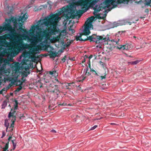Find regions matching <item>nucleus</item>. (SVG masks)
Wrapping results in <instances>:
<instances>
[{"label":"nucleus","instance_id":"58836bf2","mask_svg":"<svg viewBox=\"0 0 151 151\" xmlns=\"http://www.w3.org/2000/svg\"><path fill=\"white\" fill-rule=\"evenodd\" d=\"M6 135V134L4 131H3L2 132V135L1 137V138H3Z\"/></svg>","mask_w":151,"mask_h":151},{"label":"nucleus","instance_id":"052dcab7","mask_svg":"<svg viewBox=\"0 0 151 151\" xmlns=\"http://www.w3.org/2000/svg\"><path fill=\"white\" fill-rule=\"evenodd\" d=\"M110 0L111 1V2H114L113 1H114V0Z\"/></svg>","mask_w":151,"mask_h":151},{"label":"nucleus","instance_id":"ea45409f","mask_svg":"<svg viewBox=\"0 0 151 151\" xmlns=\"http://www.w3.org/2000/svg\"><path fill=\"white\" fill-rule=\"evenodd\" d=\"M55 39L54 38H51V39L49 41L51 42H53L54 41H55Z\"/></svg>","mask_w":151,"mask_h":151},{"label":"nucleus","instance_id":"393cba45","mask_svg":"<svg viewBox=\"0 0 151 151\" xmlns=\"http://www.w3.org/2000/svg\"><path fill=\"white\" fill-rule=\"evenodd\" d=\"M145 5H149L151 3V0H145Z\"/></svg>","mask_w":151,"mask_h":151},{"label":"nucleus","instance_id":"f257e3e1","mask_svg":"<svg viewBox=\"0 0 151 151\" xmlns=\"http://www.w3.org/2000/svg\"><path fill=\"white\" fill-rule=\"evenodd\" d=\"M61 15L65 17L69 18L68 14L67 13L65 7L63 8V9L58 12L56 14L52 16L50 18H45L42 20L40 19L38 21L37 24L36 26H33V28H36L38 30L44 29H47L48 26H51V29H56L57 23L61 19L60 16Z\"/></svg>","mask_w":151,"mask_h":151},{"label":"nucleus","instance_id":"f8f14e48","mask_svg":"<svg viewBox=\"0 0 151 151\" xmlns=\"http://www.w3.org/2000/svg\"><path fill=\"white\" fill-rule=\"evenodd\" d=\"M48 43V41L44 39L43 42L40 43V45L42 48H46L47 47Z\"/></svg>","mask_w":151,"mask_h":151},{"label":"nucleus","instance_id":"69168bd1","mask_svg":"<svg viewBox=\"0 0 151 151\" xmlns=\"http://www.w3.org/2000/svg\"><path fill=\"white\" fill-rule=\"evenodd\" d=\"M101 48V47L100 46L99 47V48Z\"/></svg>","mask_w":151,"mask_h":151},{"label":"nucleus","instance_id":"412c9836","mask_svg":"<svg viewBox=\"0 0 151 151\" xmlns=\"http://www.w3.org/2000/svg\"><path fill=\"white\" fill-rule=\"evenodd\" d=\"M7 101L5 100L2 103V105H1V106H2L1 108L2 109H4L5 108V107L6 106H7Z\"/></svg>","mask_w":151,"mask_h":151},{"label":"nucleus","instance_id":"13d9d810","mask_svg":"<svg viewBox=\"0 0 151 151\" xmlns=\"http://www.w3.org/2000/svg\"><path fill=\"white\" fill-rule=\"evenodd\" d=\"M111 124L112 125H115L116 124L115 123H111Z\"/></svg>","mask_w":151,"mask_h":151},{"label":"nucleus","instance_id":"39448f33","mask_svg":"<svg viewBox=\"0 0 151 151\" xmlns=\"http://www.w3.org/2000/svg\"><path fill=\"white\" fill-rule=\"evenodd\" d=\"M24 17L23 19L22 20H20L19 21H17V24L20 23L21 24V27L22 29H23L24 30V31H23L21 29H20L18 28H17L16 27L14 24L13 22H11V23L12 22L14 24V26H15V28L16 29H15V28H13L14 31V34H16L18 35L19 36L22 37L23 39H29L30 38L29 37H30V33L28 31H27L26 30V29L22 28V24H22V23L20 22V21H21V22H23L24 21H25L27 20V15H26V14H24L22 16H20L17 19L16 17H15V18H14L13 17L11 18H12V19H16L17 20V21H18V20H19V19L20 17Z\"/></svg>","mask_w":151,"mask_h":151},{"label":"nucleus","instance_id":"e433bc0d","mask_svg":"<svg viewBox=\"0 0 151 151\" xmlns=\"http://www.w3.org/2000/svg\"><path fill=\"white\" fill-rule=\"evenodd\" d=\"M106 75H105L104 76H100L99 77H100L101 80H102L104 79H105L106 77Z\"/></svg>","mask_w":151,"mask_h":151},{"label":"nucleus","instance_id":"2f4dec72","mask_svg":"<svg viewBox=\"0 0 151 151\" xmlns=\"http://www.w3.org/2000/svg\"><path fill=\"white\" fill-rule=\"evenodd\" d=\"M9 142L8 141L7 143L5 145L4 147V148L7 149L9 148Z\"/></svg>","mask_w":151,"mask_h":151},{"label":"nucleus","instance_id":"8fccbe9b","mask_svg":"<svg viewBox=\"0 0 151 151\" xmlns=\"http://www.w3.org/2000/svg\"><path fill=\"white\" fill-rule=\"evenodd\" d=\"M2 149H3V150L2 151H6L7 150L6 149L3 147L2 148Z\"/></svg>","mask_w":151,"mask_h":151},{"label":"nucleus","instance_id":"e2e57ef3","mask_svg":"<svg viewBox=\"0 0 151 151\" xmlns=\"http://www.w3.org/2000/svg\"><path fill=\"white\" fill-rule=\"evenodd\" d=\"M2 93V91H0V93L1 94Z\"/></svg>","mask_w":151,"mask_h":151},{"label":"nucleus","instance_id":"aec40b11","mask_svg":"<svg viewBox=\"0 0 151 151\" xmlns=\"http://www.w3.org/2000/svg\"><path fill=\"white\" fill-rule=\"evenodd\" d=\"M90 71L94 76H99V75L96 73V71L93 69L90 68Z\"/></svg>","mask_w":151,"mask_h":151},{"label":"nucleus","instance_id":"c03bdc74","mask_svg":"<svg viewBox=\"0 0 151 151\" xmlns=\"http://www.w3.org/2000/svg\"><path fill=\"white\" fill-rule=\"evenodd\" d=\"M70 60H72L73 61H74L75 60V57H73L71 58H70Z\"/></svg>","mask_w":151,"mask_h":151},{"label":"nucleus","instance_id":"b1692460","mask_svg":"<svg viewBox=\"0 0 151 151\" xmlns=\"http://www.w3.org/2000/svg\"><path fill=\"white\" fill-rule=\"evenodd\" d=\"M14 141H16V140L14 139V140H12L11 141L12 142V144H13V150H14L15 148H16V145H17V142H14Z\"/></svg>","mask_w":151,"mask_h":151},{"label":"nucleus","instance_id":"c85d7f7f","mask_svg":"<svg viewBox=\"0 0 151 151\" xmlns=\"http://www.w3.org/2000/svg\"><path fill=\"white\" fill-rule=\"evenodd\" d=\"M15 122L14 121H12V123L11 124L9 128H12L11 129L12 130H13V127H14V125Z\"/></svg>","mask_w":151,"mask_h":151},{"label":"nucleus","instance_id":"6e6d98bb","mask_svg":"<svg viewBox=\"0 0 151 151\" xmlns=\"http://www.w3.org/2000/svg\"><path fill=\"white\" fill-rule=\"evenodd\" d=\"M16 112V111H14V110L13 111L12 113V114L13 113V115H14V113Z\"/></svg>","mask_w":151,"mask_h":151},{"label":"nucleus","instance_id":"5fc2aeb1","mask_svg":"<svg viewBox=\"0 0 151 151\" xmlns=\"http://www.w3.org/2000/svg\"><path fill=\"white\" fill-rule=\"evenodd\" d=\"M86 61V59H84L82 60V63H84Z\"/></svg>","mask_w":151,"mask_h":151},{"label":"nucleus","instance_id":"9d476101","mask_svg":"<svg viewBox=\"0 0 151 151\" xmlns=\"http://www.w3.org/2000/svg\"><path fill=\"white\" fill-rule=\"evenodd\" d=\"M59 88L58 85H56L53 84H50L47 89L49 92H53L57 95V97L58 96L59 94L60 93V91L59 90Z\"/></svg>","mask_w":151,"mask_h":151},{"label":"nucleus","instance_id":"3c124183","mask_svg":"<svg viewBox=\"0 0 151 151\" xmlns=\"http://www.w3.org/2000/svg\"><path fill=\"white\" fill-rule=\"evenodd\" d=\"M88 58V56L87 55H85L84 56V59H86V58Z\"/></svg>","mask_w":151,"mask_h":151},{"label":"nucleus","instance_id":"473e14b6","mask_svg":"<svg viewBox=\"0 0 151 151\" xmlns=\"http://www.w3.org/2000/svg\"><path fill=\"white\" fill-rule=\"evenodd\" d=\"M99 12L98 11H95L94 12H93V14H94V15L96 17H98V14L99 13H98Z\"/></svg>","mask_w":151,"mask_h":151},{"label":"nucleus","instance_id":"6ab92c4d","mask_svg":"<svg viewBox=\"0 0 151 151\" xmlns=\"http://www.w3.org/2000/svg\"><path fill=\"white\" fill-rule=\"evenodd\" d=\"M29 73L30 72H28L25 71L23 72L22 74V77L23 78L24 77H27L28 75L29 74Z\"/></svg>","mask_w":151,"mask_h":151},{"label":"nucleus","instance_id":"603ef678","mask_svg":"<svg viewBox=\"0 0 151 151\" xmlns=\"http://www.w3.org/2000/svg\"><path fill=\"white\" fill-rule=\"evenodd\" d=\"M88 65L89 67V68H91L90 63V61L89 60V63H88Z\"/></svg>","mask_w":151,"mask_h":151},{"label":"nucleus","instance_id":"4c0bfd02","mask_svg":"<svg viewBox=\"0 0 151 151\" xmlns=\"http://www.w3.org/2000/svg\"><path fill=\"white\" fill-rule=\"evenodd\" d=\"M18 105H15L14 104V110H17L18 109Z\"/></svg>","mask_w":151,"mask_h":151},{"label":"nucleus","instance_id":"2eb2a0df","mask_svg":"<svg viewBox=\"0 0 151 151\" xmlns=\"http://www.w3.org/2000/svg\"><path fill=\"white\" fill-rule=\"evenodd\" d=\"M43 83L41 82V80H38L36 82V85L38 88H41L42 87Z\"/></svg>","mask_w":151,"mask_h":151},{"label":"nucleus","instance_id":"49530a36","mask_svg":"<svg viewBox=\"0 0 151 151\" xmlns=\"http://www.w3.org/2000/svg\"><path fill=\"white\" fill-rule=\"evenodd\" d=\"M128 48H129V50H130L131 49V47L130 46V45L128 44Z\"/></svg>","mask_w":151,"mask_h":151},{"label":"nucleus","instance_id":"f704fd0d","mask_svg":"<svg viewBox=\"0 0 151 151\" xmlns=\"http://www.w3.org/2000/svg\"><path fill=\"white\" fill-rule=\"evenodd\" d=\"M69 31H70L72 33H73L75 32V31L74 29H71V27L70 26V28L69 29Z\"/></svg>","mask_w":151,"mask_h":151},{"label":"nucleus","instance_id":"09e8293b","mask_svg":"<svg viewBox=\"0 0 151 151\" xmlns=\"http://www.w3.org/2000/svg\"><path fill=\"white\" fill-rule=\"evenodd\" d=\"M93 57V55H91L88 57V58L89 59H91V58H92V57Z\"/></svg>","mask_w":151,"mask_h":151},{"label":"nucleus","instance_id":"37998d69","mask_svg":"<svg viewBox=\"0 0 151 151\" xmlns=\"http://www.w3.org/2000/svg\"><path fill=\"white\" fill-rule=\"evenodd\" d=\"M12 138V136H10L8 138V140L9 142L10 141V140Z\"/></svg>","mask_w":151,"mask_h":151},{"label":"nucleus","instance_id":"0eeeda50","mask_svg":"<svg viewBox=\"0 0 151 151\" xmlns=\"http://www.w3.org/2000/svg\"><path fill=\"white\" fill-rule=\"evenodd\" d=\"M3 36L4 35L0 36V58L3 56L4 54L7 51L10 50L8 49V47L6 45L8 42L5 40V39L10 38H4Z\"/></svg>","mask_w":151,"mask_h":151},{"label":"nucleus","instance_id":"6e6552de","mask_svg":"<svg viewBox=\"0 0 151 151\" xmlns=\"http://www.w3.org/2000/svg\"><path fill=\"white\" fill-rule=\"evenodd\" d=\"M71 2L72 4L69 6H67L65 7V10L67 12L69 17H70L71 16H73L75 14L76 12V6H80L81 8H82L83 6L81 5H78L77 3H74L73 0H71Z\"/></svg>","mask_w":151,"mask_h":151},{"label":"nucleus","instance_id":"a878e982","mask_svg":"<svg viewBox=\"0 0 151 151\" xmlns=\"http://www.w3.org/2000/svg\"><path fill=\"white\" fill-rule=\"evenodd\" d=\"M50 56L51 58H54L57 56V54L55 52H52Z\"/></svg>","mask_w":151,"mask_h":151},{"label":"nucleus","instance_id":"f3484780","mask_svg":"<svg viewBox=\"0 0 151 151\" xmlns=\"http://www.w3.org/2000/svg\"><path fill=\"white\" fill-rule=\"evenodd\" d=\"M140 61V60H136L132 62H127V63L128 64V65L131 64L133 65H136Z\"/></svg>","mask_w":151,"mask_h":151},{"label":"nucleus","instance_id":"cd10ccee","mask_svg":"<svg viewBox=\"0 0 151 151\" xmlns=\"http://www.w3.org/2000/svg\"><path fill=\"white\" fill-rule=\"evenodd\" d=\"M110 41H106V42H109V41H111V42H115L116 43V44H118V42L116 40V38H115L114 39H112L111 40H109ZM101 41L102 42H102V41L101 40ZM106 41H105V42Z\"/></svg>","mask_w":151,"mask_h":151},{"label":"nucleus","instance_id":"ddd939ff","mask_svg":"<svg viewBox=\"0 0 151 151\" xmlns=\"http://www.w3.org/2000/svg\"><path fill=\"white\" fill-rule=\"evenodd\" d=\"M91 75V73L89 72H88L87 73V74H86L84 76V75H82L80 79H81V80H80V81H83L84 79L86 78V77H87L88 76Z\"/></svg>","mask_w":151,"mask_h":151},{"label":"nucleus","instance_id":"338daca9","mask_svg":"<svg viewBox=\"0 0 151 151\" xmlns=\"http://www.w3.org/2000/svg\"><path fill=\"white\" fill-rule=\"evenodd\" d=\"M87 10V9H86V10H85V12Z\"/></svg>","mask_w":151,"mask_h":151},{"label":"nucleus","instance_id":"a19ab883","mask_svg":"<svg viewBox=\"0 0 151 151\" xmlns=\"http://www.w3.org/2000/svg\"><path fill=\"white\" fill-rule=\"evenodd\" d=\"M14 101L15 103V105H18L19 103H18V102L17 100L16 99H15L14 100Z\"/></svg>","mask_w":151,"mask_h":151},{"label":"nucleus","instance_id":"79ce46f5","mask_svg":"<svg viewBox=\"0 0 151 151\" xmlns=\"http://www.w3.org/2000/svg\"><path fill=\"white\" fill-rule=\"evenodd\" d=\"M71 43V42H67L68 44L66 45V46L67 47L70 46V45Z\"/></svg>","mask_w":151,"mask_h":151},{"label":"nucleus","instance_id":"f03ea898","mask_svg":"<svg viewBox=\"0 0 151 151\" xmlns=\"http://www.w3.org/2000/svg\"><path fill=\"white\" fill-rule=\"evenodd\" d=\"M23 19V17H20L18 21H22ZM15 19H12V18H10L8 19H6L5 22L3 24V26H0V35L2 33V31H6L9 33V34H5L4 37L6 38H12L14 37V29L13 27L11 26V22H13L15 26L16 27L18 28L19 29L24 31L22 29L21 24L20 23H17V21Z\"/></svg>","mask_w":151,"mask_h":151},{"label":"nucleus","instance_id":"5701e85b","mask_svg":"<svg viewBox=\"0 0 151 151\" xmlns=\"http://www.w3.org/2000/svg\"><path fill=\"white\" fill-rule=\"evenodd\" d=\"M58 106H71V105L70 104H68V105H67V103H65V102H63V103H62L61 102H60V103L59 104Z\"/></svg>","mask_w":151,"mask_h":151},{"label":"nucleus","instance_id":"9b49d317","mask_svg":"<svg viewBox=\"0 0 151 151\" xmlns=\"http://www.w3.org/2000/svg\"><path fill=\"white\" fill-rule=\"evenodd\" d=\"M124 32L122 31H119L116 34L115 38H116V40L118 43L120 40L121 39V36Z\"/></svg>","mask_w":151,"mask_h":151},{"label":"nucleus","instance_id":"774afa93","mask_svg":"<svg viewBox=\"0 0 151 151\" xmlns=\"http://www.w3.org/2000/svg\"><path fill=\"white\" fill-rule=\"evenodd\" d=\"M81 16V15H80V16H79V17H80Z\"/></svg>","mask_w":151,"mask_h":151},{"label":"nucleus","instance_id":"1a4fd4ad","mask_svg":"<svg viewBox=\"0 0 151 151\" xmlns=\"http://www.w3.org/2000/svg\"><path fill=\"white\" fill-rule=\"evenodd\" d=\"M37 32L38 33L36 34L38 35L31 38V43L34 46H37L38 43L41 42L42 41V34L41 35L40 32Z\"/></svg>","mask_w":151,"mask_h":151},{"label":"nucleus","instance_id":"4468645a","mask_svg":"<svg viewBox=\"0 0 151 151\" xmlns=\"http://www.w3.org/2000/svg\"><path fill=\"white\" fill-rule=\"evenodd\" d=\"M12 114L11 112H10L9 113L8 117L10 118L12 117V121H14L15 122L16 120V116L13 115V113Z\"/></svg>","mask_w":151,"mask_h":151},{"label":"nucleus","instance_id":"680f3d73","mask_svg":"<svg viewBox=\"0 0 151 151\" xmlns=\"http://www.w3.org/2000/svg\"><path fill=\"white\" fill-rule=\"evenodd\" d=\"M12 12V11H10V13H9V14L10 13H11Z\"/></svg>","mask_w":151,"mask_h":151},{"label":"nucleus","instance_id":"20e7f679","mask_svg":"<svg viewBox=\"0 0 151 151\" xmlns=\"http://www.w3.org/2000/svg\"><path fill=\"white\" fill-rule=\"evenodd\" d=\"M90 26H88L85 25L84 29L82 30V34H78L76 37V40L77 41L80 40V41H86L89 40L90 42H93L96 43H97L98 41L101 40L102 42H105L108 41H110L109 35H107L106 36L103 35L102 36L97 35L95 34H93L91 36L87 37L86 39H83L82 38H80L81 37L82 35H88L90 33L89 29Z\"/></svg>","mask_w":151,"mask_h":151},{"label":"nucleus","instance_id":"423d86ee","mask_svg":"<svg viewBox=\"0 0 151 151\" xmlns=\"http://www.w3.org/2000/svg\"><path fill=\"white\" fill-rule=\"evenodd\" d=\"M35 26H31V28L29 30V31H32L34 32H35L36 33H37L38 32L40 33L41 35L43 34L42 36V40L45 38V40L47 41L48 42L51 39V38H52L51 34L53 33V31H55L56 29H52V30L51 29V26H50L47 27V29H44L38 30L36 28H33V27Z\"/></svg>","mask_w":151,"mask_h":151},{"label":"nucleus","instance_id":"7c9ffc66","mask_svg":"<svg viewBox=\"0 0 151 151\" xmlns=\"http://www.w3.org/2000/svg\"><path fill=\"white\" fill-rule=\"evenodd\" d=\"M56 73V70H54L52 71H50L49 72V73L51 75H53V74L55 75V73Z\"/></svg>","mask_w":151,"mask_h":151},{"label":"nucleus","instance_id":"0e129e2a","mask_svg":"<svg viewBox=\"0 0 151 151\" xmlns=\"http://www.w3.org/2000/svg\"><path fill=\"white\" fill-rule=\"evenodd\" d=\"M101 63H103L101 61H100V63L101 64Z\"/></svg>","mask_w":151,"mask_h":151},{"label":"nucleus","instance_id":"a211bd4d","mask_svg":"<svg viewBox=\"0 0 151 151\" xmlns=\"http://www.w3.org/2000/svg\"><path fill=\"white\" fill-rule=\"evenodd\" d=\"M128 44H126V45L122 46L120 48L122 50H129V48H128Z\"/></svg>","mask_w":151,"mask_h":151},{"label":"nucleus","instance_id":"a18cd8bd","mask_svg":"<svg viewBox=\"0 0 151 151\" xmlns=\"http://www.w3.org/2000/svg\"><path fill=\"white\" fill-rule=\"evenodd\" d=\"M133 38L135 40H137V39H138V38L136 36H133Z\"/></svg>","mask_w":151,"mask_h":151},{"label":"nucleus","instance_id":"c756f323","mask_svg":"<svg viewBox=\"0 0 151 151\" xmlns=\"http://www.w3.org/2000/svg\"><path fill=\"white\" fill-rule=\"evenodd\" d=\"M22 88V86H21V85H19V87L18 88H17L16 90H15V91H17V92H18L19 91L21 90V89Z\"/></svg>","mask_w":151,"mask_h":151},{"label":"nucleus","instance_id":"72a5a7b5","mask_svg":"<svg viewBox=\"0 0 151 151\" xmlns=\"http://www.w3.org/2000/svg\"><path fill=\"white\" fill-rule=\"evenodd\" d=\"M67 58V57L66 55L64 57L61 59V61H62L63 63H64L65 62L66 59L65 58Z\"/></svg>","mask_w":151,"mask_h":151},{"label":"nucleus","instance_id":"bf43d9fd","mask_svg":"<svg viewBox=\"0 0 151 151\" xmlns=\"http://www.w3.org/2000/svg\"><path fill=\"white\" fill-rule=\"evenodd\" d=\"M102 8V9H104V11L105 12L106 10L105 9V7H103Z\"/></svg>","mask_w":151,"mask_h":151},{"label":"nucleus","instance_id":"7ed1b4c3","mask_svg":"<svg viewBox=\"0 0 151 151\" xmlns=\"http://www.w3.org/2000/svg\"><path fill=\"white\" fill-rule=\"evenodd\" d=\"M105 3V5L110 10L112 8L115 7L117 6V4L115 2H111L110 0H104ZM100 0H73L74 3H77V5H81L83 6V7H86L89 5L90 6L94 7V9L96 11L100 12L102 10L101 8V5L98 6L95 4Z\"/></svg>","mask_w":151,"mask_h":151},{"label":"nucleus","instance_id":"4be33fe9","mask_svg":"<svg viewBox=\"0 0 151 151\" xmlns=\"http://www.w3.org/2000/svg\"><path fill=\"white\" fill-rule=\"evenodd\" d=\"M92 22V20L91 19H88L85 23V25L88 26H90L91 23Z\"/></svg>","mask_w":151,"mask_h":151},{"label":"nucleus","instance_id":"bb28decb","mask_svg":"<svg viewBox=\"0 0 151 151\" xmlns=\"http://www.w3.org/2000/svg\"><path fill=\"white\" fill-rule=\"evenodd\" d=\"M88 69V66H87L86 68L84 69L83 73V75H84L85 76L86 74H87V71Z\"/></svg>","mask_w":151,"mask_h":151},{"label":"nucleus","instance_id":"c9c22d12","mask_svg":"<svg viewBox=\"0 0 151 151\" xmlns=\"http://www.w3.org/2000/svg\"><path fill=\"white\" fill-rule=\"evenodd\" d=\"M98 127V126L97 125H95L92 127H91V128L90 129V130H93L95 129L96 128Z\"/></svg>","mask_w":151,"mask_h":151},{"label":"nucleus","instance_id":"4d7b16f0","mask_svg":"<svg viewBox=\"0 0 151 151\" xmlns=\"http://www.w3.org/2000/svg\"><path fill=\"white\" fill-rule=\"evenodd\" d=\"M55 81H57L58 82V83H59V82H60L58 80V79H55Z\"/></svg>","mask_w":151,"mask_h":151},{"label":"nucleus","instance_id":"864d4df0","mask_svg":"<svg viewBox=\"0 0 151 151\" xmlns=\"http://www.w3.org/2000/svg\"><path fill=\"white\" fill-rule=\"evenodd\" d=\"M73 83H70L68 84V86H71V85L73 84Z\"/></svg>","mask_w":151,"mask_h":151},{"label":"nucleus","instance_id":"dca6fc26","mask_svg":"<svg viewBox=\"0 0 151 151\" xmlns=\"http://www.w3.org/2000/svg\"><path fill=\"white\" fill-rule=\"evenodd\" d=\"M4 125V126L6 127V132H7L8 128L9 126V123L8 120V119H6L5 120Z\"/></svg>","mask_w":151,"mask_h":151},{"label":"nucleus","instance_id":"de8ad7c7","mask_svg":"<svg viewBox=\"0 0 151 151\" xmlns=\"http://www.w3.org/2000/svg\"><path fill=\"white\" fill-rule=\"evenodd\" d=\"M51 132H52L56 133V132L54 129H52L51 131Z\"/></svg>","mask_w":151,"mask_h":151}]
</instances>
